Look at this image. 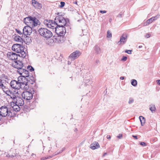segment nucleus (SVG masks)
<instances>
[{"mask_svg": "<svg viewBox=\"0 0 160 160\" xmlns=\"http://www.w3.org/2000/svg\"><path fill=\"white\" fill-rule=\"evenodd\" d=\"M24 21L27 25H29L32 28L40 24V22L36 18L31 16L24 18Z\"/></svg>", "mask_w": 160, "mask_h": 160, "instance_id": "f257e3e1", "label": "nucleus"}, {"mask_svg": "<svg viewBox=\"0 0 160 160\" xmlns=\"http://www.w3.org/2000/svg\"><path fill=\"white\" fill-rule=\"evenodd\" d=\"M12 49L16 52L19 53L18 54L19 57L24 58L26 56L27 54L24 51V47L20 44H14L12 47Z\"/></svg>", "mask_w": 160, "mask_h": 160, "instance_id": "f03ea898", "label": "nucleus"}, {"mask_svg": "<svg viewBox=\"0 0 160 160\" xmlns=\"http://www.w3.org/2000/svg\"><path fill=\"white\" fill-rule=\"evenodd\" d=\"M12 111V110H9L6 106H2L0 108V120L2 117L6 116L11 117L13 116Z\"/></svg>", "mask_w": 160, "mask_h": 160, "instance_id": "7ed1b4c3", "label": "nucleus"}, {"mask_svg": "<svg viewBox=\"0 0 160 160\" xmlns=\"http://www.w3.org/2000/svg\"><path fill=\"white\" fill-rule=\"evenodd\" d=\"M28 78L24 77L19 76L18 78V80L21 85L22 89L27 90L29 88V86L28 85Z\"/></svg>", "mask_w": 160, "mask_h": 160, "instance_id": "20e7f679", "label": "nucleus"}, {"mask_svg": "<svg viewBox=\"0 0 160 160\" xmlns=\"http://www.w3.org/2000/svg\"><path fill=\"white\" fill-rule=\"evenodd\" d=\"M39 33L44 37L49 38L52 35V32L48 29L44 28H41L38 30Z\"/></svg>", "mask_w": 160, "mask_h": 160, "instance_id": "39448f33", "label": "nucleus"}, {"mask_svg": "<svg viewBox=\"0 0 160 160\" xmlns=\"http://www.w3.org/2000/svg\"><path fill=\"white\" fill-rule=\"evenodd\" d=\"M44 24L49 28L52 29H55L57 28L58 24L57 22L50 20H45L43 22Z\"/></svg>", "mask_w": 160, "mask_h": 160, "instance_id": "423d86ee", "label": "nucleus"}, {"mask_svg": "<svg viewBox=\"0 0 160 160\" xmlns=\"http://www.w3.org/2000/svg\"><path fill=\"white\" fill-rule=\"evenodd\" d=\"M55 32L59 36L63 37L66 32V28L64 26L58 25L56 28Z\"/></svg>", "mask_w": 160, "mask_h": 160, "instance_id": "0eeeda50", "label": "nucleus"}, {"mask_svg": "<svg viewBox=\"0 0 160 160\" xmlns=\"http://www.w3.org/2000/svg\"><path fill=\"white\" fill-rule=\"evenodd\" d=\"M56 22H57L58 25L64 26L66 24V19L62 16H58L55 18Z\"/></svg>", "mask_w": 160, "mask_h": 160, "instance_id": "6e6552de", "label": "nucleus"}, {"mask_svg": "<svg viewBox=\"0 0 160 160\" xmlns=\"http://www.w3.org/2000/svg\"><path fill=\"white\" fill-rule=\"evenodd\" d=\"M22 96L23 98L27 100L31 99L33 97L32 94L31 92L26 91H24L22 94Z\"/></svg>", "mask_w": 160, "mask_h": 160, "instance_id": "1a4fd4ad", "label": "nucleus"}, {"mask_svg": "<svg viewBox=\"0 0 160 160\" xmlns=\"http://www.w3.org/2000/svg\"><path fill=\"white\" fill-rule=\"evenodd\" d=\"M10 85L12 88L15 89L19 90L20 88L22 89L21 85L18 81L12 80L10 82Z\"/></svg>", "mask_w": 160, "mask_h": 160, "instance_id": "9d476101", "label": "nucleus"}, {"mask_svg": "<svg viewBox=\"0 0 160 160\" xmlns=\"http://www.w3.org/2000/svg\"><path fill=\"white\" fill-rule=\"evenodd\" d=\"M81 54V53L78 50L74 52L69 56V59L73 61L78 58Z\"/></svg>", "mask_w": 160, "mask_h": 160, "instance_id": "9b49d317", "label": "nucleus"}, {"mask_svg": "<svg viewBox=\"0 0 160 160\" xmlns=\"http://www.w3.org/2000/svg\"><path fill=\"white\" fill-rule=\"evenodd\" d=\"M7 56L8 58L13 61L18 60L19 58H20L19 57L18 54L12 52H8L7 54Z\"/></svg>", "mask_w": 160, "mask_h": 160, "instance_id": "f8f14e48", "label": "nucleus"}, {"mask_svg": "<svg viewBox=\"0 0 160 160\" xmlns=\"http://www.w3.org/2000/svg\"><path fill=\"white\" fill-rule=\"evenodd\" d=\"M12 65L14 68L18 69L22 68L23 66L22 63L18 59L15 61H12Z\"/></svg>", "mask_w": 160, "mask_h": 160, "instance_id": "ddd939ff", "label": "nucleus"}, {"mask_svg": "<svg viewBox=\"0 0 160 160\" xmlns=\"http://www.w3.org/2000/svg\"><path fill=\"white\" fill-rule=\"evenodd\" d=\"M32 28L29 25L24 27L23 29V33L25 35H30L32 32Z\"/></svg>", "mask_w": 160, "mask_h": 160, "instance_id": "4468645a", "label": "nucleus"}, {"mask_svg": "<svg viewBox=\"0 0 160 160\" xmlns=\"http://www.w3.org/2000/svg\"><path fill=\"white\" fill-rule=\"evenodd\" d=\"M32 5L36 9H40L42 8V6L40 3L35 0H32Z\"/></svg>", "mask_w": 160, "mask_h": 160, "instance_id": "2eb2a0df", "label": "nucleus"}, {"mask_svg": "<svg viewBox=\"0 0 160 160\" xmlns=\"http://www.w3.org/2000/svg\"><path fill=\"white\" fill-rule=\"evenodd\" d=\"M15 103L20 106H22L24 104V102L23 99L21 97H17L15 101Z\"/></svg>", "mask_w": 160, "mask_h": 160, "instance_id": "dca6fc26", "label": "nucleus"}, {"mask_svg": "<svg viewBox=\"0 0 160 160\" xmlns=\"http://www.w3.org/2000/svg\"><path fill=\"white\" fill-rule=\"evenodd\" d=\"M94 52L96 54H100L102 52L101 49L98 45H95L94 47Z\"/></svg>", "mask_w": 160, "mask_h": 160, "instance_id": "f3484780", "label": "nucleus"}, {"mask_svg": "<svg viewBox=\"0 0 160 160\" xmlns=\"http://www.w3.org/2000/svg\"><path fill=\"white\" fill-rule=\"evenodd\" d=\"M127 40V36L125 35H123L120 38V40L118 42V43L120 44L121 43H123V44Z\"/></svg>", "mask_w": 160, "mask_h": 160, "instance_id": "a211bd4d", "label": "nucleus"}, {"mask_svg": "<svg viewBox=\"0 0 160 160\" xmlns=\"http://www.w3.org/2000/svg\"><path fill=\"white\" fill-rule=\"evenodd\" d=\"M91 148L93 150L98 148L100 147L99 143L97 142H94L91 145Z\"/></svg>", "mask_w": 160, "mask_h": 160, "instance_id": "6ab92c4d", "label": "nucleus"}, {"mask_svg": "<svg viewBox=\"0 0 160 160\" xmlns=\"http://www.w3.org/2000/svg\"><path fill=\"white\" fill-rule=\"evenodd\" d=\"M91 78L90 77H85L84 79V82L86 86L90 85L91 83L90 81Z\"/></svg>", "mask_w": 160, "mask_h": 160, "instance_id": "aec40b11", "label": "nucleus"}, {"mask_svg": "<svg viewBox=\"0 0 160 160\" xmlns=\"http://www.w3.org/2000/svg\"><path fill=\"white\" fill-rule=\"evenodd\" d=\"M14 40L15 41L17 42H22L23 40L22 38L19 36H16L14 38Z\"/></svg>", "mask_w": 160, "mask_h": 160, "instance_id": "412c9836", "label": "nucleus"}, {"mask_svg": "<svg viewBox=\"0 0 160 160\" xmlns=\"http://www.w3.org/2000/svg\"><path fill=\"white\" fill-rule=\"evenodd\" d=\"M15 105H14L12 107L13 110L15 111H20V108L19 107L20 106L16 104V103H15Z\"/></svg>", "mask_w": 160, "mask_h": 160, "instance_id": "4be33fe9", "label": "nucleus"}, {"mask_svg": "<svg viewBox=\"0 0 160 160\" xmlns=\"http://www.w3.org/2000/svg\"><path fill=\"white\" fill-rule=\"evenodd\" d=\"M139 118L140 121L142 126H143L145 122V118L142 116H140L139 117Z\"/></svg>", "mask_w": 160, "mask_h": 160, "instance_id": "5701e85b", "label": "nucleus"}, {"mask_svg": "<svg viewBox=\"0 0 160 160\" xmlns=\"http://www.w3.org/2000/svg\"><path fill=\"white\" fill-rule=\"evenodd\" d=\"M27 78H28V82H29L30 83L33 84L34 82V78L33 77H28Z\"/></svg>", "mask_w": 160, "mask_h": 160, "instance_id": "b1692460", "label": "nucleus"}, {"mask_svg": "<svg viewBox=\"0 0 160 160\" xmlns=\"http://www.w3.org/2000/svg\"><path fill=\"white\" fill-rule=\"evenodd\" d=\"M153 22V21L151 18L147 20L145 22H144V26H146L148 25L149 24Z\"/></svg>", "mask_w": 160, "mask_h": 160, "instance_id": "393cba45", "label": "nucleus"}, {"mask_svg": "<svg viewBox=\"0 0 160 160\" xmlns=\"http://www.w3.org/2000/svg\"><path fill=\"white\" fill-rule=\"evenodd\" d=\"M29 74L28 71V70H24V72L22 76L26 78H27L28 77H29Z\"/></svg>", "mask_w": 160, "mask_h": 160, "instance_id": "a878e982", "label": "nucleus"}, {"mask_svg": "<svg viewBox=\"0 0 160 160\" xmlns=\"http://www.w3.org/2000/svg\"><path fill=\"white\" fill-rule=\"evenodd\" d=\"M9 153L10 155V157L12 158H13L14 157V153H16L15 150L13 149H11L9 152Z\"/></svg>", "mask_w": 160, "mask_h": 160, "instance_id": "bb28decb", "label": "nucleus"}, {"mask_svg": "<svg viewBox=\"0 0 160 160\" xmlns=\"http://www.w3.org/2000/svg\"><path fill=\"white\" fill-rule=\"evenodd\" d=\"M131 84L132 86H136L137 84V82L135 79H132L131 81Z\"/></svg>", "mask_w": 160, "mask_h": 160, "instance_id": "cd10ccee", "label": "nucleus"}, {"mask_svg": "<svg viewBox=\"0 0 160 160\" xmlns=\"http://www.w3.org/2000/svg\"><path fill=\"white\" fill-rule=\"evenodd\" d=\"M25 70L26 69H24L22 68H19V69H18V72L20 75H22L24 72V70Z\"/></svg>", "mask_w": 160, "mask_h": 160, "instance_id": "c85d7f7f", "label": "nucleus"}, {"mask_svg": "<svg viewBox=\"0 0 160 160\" xmlns=\"http://www.w3.org/2000/svg\"><path fill=\"white\" fill-rule=\"evenodd\" d=\"M151 107H150V110L151 111V112H155V110H156V108H155V106L154 105H150Z\"/></svg>", "mask_w": 160, "mask_h": 160, "instance_id": "c756f323", "label": "nucleus"}, {"mask_svg": "<svg viewBox=\"0 0 160 160\" xmlns=\"http://www.w3.org/2000/svg\"><path fill=\"white\" fill-rule=\"evenodd\" d=\"M3 91L5 92L9 96L12 93V92L9 90H3Z\"/></svg>", "mask_w": 160, "mask_h": 160, "instance_id": "7c9ffc66", "label": "nucleus"}, {"mask_svg": "<svg viewBox=\"0 0 160 160\" xmlns=\"http://www.w3.org/2000/svg\"><path fill=\"white\" fill-rule=\"evenodd\" d=\"M10 98L13 99V101L15 102L16 101V99H17V97H16V95H14L13 94V93H12L10 96Z\"/></svg>", "mask_w": 160, "mask_h": 160, "instance_id": "2f4dec72", "label": "nucleus"}, {"mask_svg": "<svg viewBox=\"0 0 160 160\" xmlns=\"http://www.w3.org/2000/svg\"><path fill=\"white\" fill-rule=\"evenodd\" d=\"M159 16L160 15L158 14L154 17H152V18H151L152 20L153 21H154L155 20H157V19H158L159 18Z\"/></svg>", "mask_w": 160, "mask_h": 160, "instance_id": "473e14b6", "label": "nucleus"}, {"mask_svg": "<svg viewBox=\"0 0 160 160\" xmlns=\"http://www.w3.org/2000/svg\"><path fill=\"white\" fill-rule=\"evenodd\" d=\"M28 69L31 72L34 70V68L31 66H28Z\"/></svg>", "mask_w": 160, "mask_h": 160, "instance_id": "72a5a7b5", "label": "nucleus"}, {"mask_svg": "<svg viewBox=\"0 0 160 160\" xmlns=\"http://www.w3.org/2000/svg\"><path fill=\"white\" fill-rule=\"evenodd\" d=\"M112 37V33L109 31L107 32V37L111 38Z\"/></svg>", "mask_w": 160, "mask_h": 160, "instance_id": "f704fd0d", "label": "nucleus"}, {"mask_svg": "<svg viewBox=\"0 0 160 160\" xmlns=\"http://www.w3.org/2000/svg\"><path fill=\"white\" fill-rule=\"evenodd\" d=\"M14 157H16V158L17 159H19L21 157V156H20L19 155L17 154V153H14Z\"/></svg>", "mask_w": 160, "mask_h": 160, "instance_id": "c9c22d12", "label": "nucleus"}, {"mask_svg": "<svg viewBox=\"0 0 160 160\" xmlns=\"http://www.w3.org/2000/svg\"><path fill=\"white\" fill-rule=\"evenodd\" d=\"M16 31L20 35H23V32L22 33V32L19 30L16 29Z\"/></svg>", "mask_w": 160, "mask_h": 160, "instance_id": "e433bc0d", "label": "nucleus"}, {"mask_svg": "<svg viewBox=\"0 0 160 160\" xmlns=\"http://www.w3.org/2000/svg\"><path fill=\"white\" fill-rule=\"evenodd\" d=\"M134 102V100L133 99L130 98L129 99V101H128V103L129 104L132 103Z\"/></svg>", "mask_w": 160, "mask_h": 160, "instance_id": "4c0bfd02", "label": "nucleus"}, {"mask_svg": "<svg viewBox=\"0 0 160 160\" xmlns=\"http://www.w3.org/2000/svg\"><path fill=\"white\" fill-rule=\"evenodd\" d=\"M61 5L60 6V7L61 8H62L63 7L65 4V3L64 2H61L60 3Z\"/></svg>", "mask_w": 160, "mask_h": 160, "instance_id": "58836bf2", "label": "nucleus"}, {"mask_svg": "<svg viewBox=\"0 0 160 160\" xmlns=\"http://www.w3.org/2000/svg\"><path fill=\"white\" fill-rule=\"evenodd\" d=\"M127 59V58L126 57L124 56L122 58L121 60L122 61H126Z\"/></svg>", "mask_w": 160, "mask_h": 160, "instance_id": "ea45409f", "label": "nucleus"}, {"mask_svg": "<svg viewBox=\"0 0 160 160\" xmlns=\"http://www.w3.org/2000/svg\"><path fill=\"white\" fill-rule=\"evenodd\" d=\"M131 50H126L125 51V52L128 54H131L132 52Z\"/></svg>", "mask_w": 160, "mask_h": 160, "instance_id": "a19ab883", "label": "nucleus"}, {"mask_svg": "<svg viewBox=\"0 0 160 160\" xmlns=\"http://www.w3.org/2000/svg\"><path fill=\"white\" fill-rule=\"evenodd\" d=\"M140 144L142 146H146V143H145L144 142H141Z\"/></svg>", "mask_w": 160, "mask_h": 160, "instance_id": "79ce46f5", "label": "nucleus"}, {"mask_svg": "<svg viewBox=\"0 0 160 160\" xmlns=\"http://www.w3.org/2000/svg\"><path fill=\"white\" fill-rule=\"evenodd\" d=\"M151 36V35L150 34L147 33L145 35V37L147 38H149Z\"/></svg>", "mask_w": 160, "mask_h": 160, "instance_id": "37998d69", "label": "nucleus"}, {"mask_svg": "<svg viewBox=\"0 0 160 160\" xmlns=\"http://www.w3.org/2000/svg\"><path fill=\"white\" fill-rule=\"evenodd\" d=\"M0 86L1 87H3L4 88V86L3 84L2 83V80H0Z\"/></svg>", "mask_w": 160, "mask_h": 160, "instance_id": "c03bdc74", "label": "nucleus"}, {"mask_svg": "<svg viewBox=\"0 0 160 160\" xmlns=\"http://www.w3.org/2000/svg\"><path fill=\"white\" fill-rule=\"evenodd\" d=\"M122 137V134H119L118 136L117 137L119 139L121 138Z\"/></svg>", "mask_w": 160, "mask_h": 160, "instance_id": "a18cd8bd", "label": "nucleus"}, {"mask_svg": "<svg viewBox=\"0 0 160 160\" xmlns=\"http://www.w3.org/2000/svg\"><path fill=\"white\" fill-rule=\"evenodd\" d=\"M100 13H106L107 11L105 10H103V11L101 10L100 11Z\"/></svg>", "mask_w": 160, "mask_h": 160, "instance_id": "49530a36", "label": "nucleus"}, {"mask_svg": "<svg viewBox=\"0 0 160 160\" xmlns=\"http://www.w3.org/2000/svg\"><path fill=\"white\" fill-rule=\"evenodd\" d=\"M122 17V15L121 14H119L118 16L117 17L118 18H121Z\"/></svg>", "mask_w": 160, "mask_h": 160, "instance_id": "de8ad7c7", "label": "nucleus"}, {"mask_svg": "<svg viewBox=\"0 0 160 160\" xmlns=\"http://www.w3.org/2000/svg\"><path fill=\"white\" fill-rule=\"evenodd\" d=\"M107 139H110L111 138V137H110V135H108L107 136Z\"/></svg>", "mask_w": 160, "mask_h": 160, "instance_id": "09e8293b", "label": "nucleus"}, {"mask_svg": "<svg viewBox=\"0 0 160 160\" xmlns=\"http://www.w3.org/2000/svg\"><path fill=\"white\" fill-rule=\"evenodd\" d=\"M157 82L158 84H160V80H158L157 81Z\"/></svg>", "mask_w": 160, "mask_h": 160, "instance_id": "8fccbe9b", "label": "nucleus"}, {"mask_svg": "<svg viewBox=\"0 0 160 160\" xmlns=\"http://www.w3.org/2000/svg\"><path fill=\"white\" fill-rule=\"evenodd\" d=\"M6 156L7 157H11L10 155V154L9 153H8L6 155Z\"/></svg>", "mask_w": 160, "mask_h": 160, "instance_id": "3c124183", "label": "nucleus"}, {"mask_svg": "<svg viewBox=\"0 0 160 160\" xmlns=\"http://www.w3.org/2000/svg\"><path fill=\"white\" fill-rule=\"evenodd\" d=\"M4 87L5 88H4L3 86L1 87V88H2V89L3 90H5L6 87L4 86Z\"/></svg>", "mask_w": 160, "mask_h": 160, "instance_id": "603ef678", "label": "nucleus"}, {"mask_svg": "<svg viewBox=\"0 0 160 160\" xmlns=\"http://www.w3.org/2000/svg\"><path fill=\"white\" fill-rule=\"evenodd\" d=\"M121 80H123L124 79V77H121L120 78Z\"/></svg>", "mask_w": 160, "mask_h": 160, "instance_id": "864d4df0", "label": "nucleus"}, {"mask_svg": "<svg viewBox=\"0 0 160 160\" xmlns=\"http://www.w3.org/2000/svg\"><path fill=\"white\" fill-rule=\"evenodd\" d=\"M134 138H135V139H137V136H135V135H132V136Z\"/></svg>", "mask_w": 160, "mask_h": 160, "instance_id": "5fc2aeb1", "label": "nucleus"}, {"mask_svg": "<svg viewBox=\"0 0 160 160\" xmlns=\"http://www.w3.org/2000/svg\"><path fill=\"white\" fill-rule=\"evenodd\" d=\"M107 153H104L103 154V156H105L106 155H107Z\"/></svg>", "mask_w": 160, "mask_h": 160, "instance_id": "6e6d98bb", "label": "nucleus"}, {"mask_svg": "<svg viewBox=\"0 0 160 160\" xmlns=\"http://www.w3.org/2000/svg\"><path fill=\"white\" fill-rule=\"evenodd\" d=\"M142 45H139L138 46L139 48H142Z\"/></svg>", "mask_w": 160, "mask_h": 160, "instance_id": "4d7b16f0", "label": "nucleus"}, {"mask_svg": "<svg viewBox=\"0 0 160 160\" xmlns=\"http://www.w3.org/2000/svg\"><path fill=\"white\" fill-rule=\"evenodd\" d=\"M99 62V60H97L96 61V63H98Z\"/></svg>", "mask_w": 160, "mask_h": 160, "instance_id": "13d9d810", "label": "nucleus"}, {"mask_svg": "<svg viewBox=\"0 0 160 160\" xmlns=\"http://www.w3.org/2000/svg\"><path fill=\"white\" fill-rule=\"evenodd\" d=\"M69 63H70V62H69L68 61V64H69Z\"/></svg>", "mask_w": 160, "mask_h": 160, "instance_id": "bf43d9fd", "label": "nucleus"}, {"mask_svg": "<svg viewBox=\"0 0 160 160\" xmlns=\"http://www.w3.org/2000/svg\"><path fill=\"white\" fill-rule=\"evenodd\" d=\"M69 63H70V62H69L68 61V64H69Z\"/></svg>", "mask_w": 160, "mask_h": 160, "instance_id": "052dcab7", "label": "nucleus"}, {"mask_svg": "<svg viewBox=\"0 0 160 160\" xmlns=\"http://www.w3.org/2000/svg\"><path fill=\"white\" fill-rule=\"evenodd\" d=\"M18 92H17V93H18Z\"/></svg>", "mask_w": 160, "mask_h": 160, "instance_id": "680f3d73", "label": "nucleus"}]
</instances>
